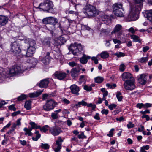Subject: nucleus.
<instances>
[{
    "label": "nucleus",
    "instance_id": "1",
    "mask_svg": "<svg viewBox=\"0 0 152 152\" xmlns=\"http://www.w3.org/2000/svg\"><path fill=\"white\" fill-rule=\"evenodd\" d=\"M122 80L125 82L124 84V88L126 90H132L135 88L134 79L131 74L124 72L122 75Z\"/></svg>",
    "mask_w": 152,
    "mask_h": 152
},
{
    "label": "nucleus",
    "instance_id": "2",
    "mask_svg": "<svg viewBox=\"0 0 152 152\" xmlns=\"http://www.w3.org/2000/svg\"><path fill=\"white\" fill-rule=\"evenodd\" d=\"M135 3L131 7L128 18L131 20H135L137 19V13L140 11L142 7V4L143 0H133Z\"/></svg>",
    "mask_w": 152,
    "mask_h": 152
},
{
    "label": "nucleus",
    "instance_id": "3",
    "mask_svg": "<svg viewBox=\"0 0 152 152\" xmlns=\"http://www.w3.org/2000/svg\"><path fill=\"white\" fill-rule=\"evenodd\" d=\"M83 12L88 17H95L99 14V11L96 7L90 4H88L85 6Z\"/></svg>",
    "mask_w": 152,
    "mask_h": 152
},
{
    "label": "nucleus",
    "instance_id": "4",
    "mask_svg": "<svg viewBox=\"0 0 152 152\" xmlns=\"http://www.w3.org/2000/svg\"><path fill=\"white\" fill-rule=\"evenodd\" d=\"M53 7V2L49 0L45 1L43 3H41L39 6L40 9L44 11L51 13L54 12Z\"/></svg>",
    "mask_w": 152,
    "mask_h": 152
},
{
    "label": "nucleus",
    "instance_id": "5",
    "mask_svg": "<svg viewBox=\"0 0 152 152\" xmlns=\"http://www.w3.org/2000/svg\"><path fill=\"white\" fill-rule=\"evenodd\" d=\"M113 12L116 16L120 17H124V10L122 8V4L115 3L113 6Z\"/></svg>",
    "mask_w": 152,
    "mask_h": 152
},
{
    "label": "nucleus",
    "instance_id": "6",
    "mask_svg": "<svg viewBox=\"0 0 152 152\" xmlns=\"http://www.w3.org/2000/svg\"><path fill=\"white\" fill-rule=\"evenodd\" d=\"M68 49L74 55H78L82 51L83 47L81 44L75 43L74 44H71Z\"/></svg>",
    "mask_w": 152,
    "mask_h": 152
},
{
    "label": "nucleus",
    "instance_id": "7",
    "mask_svg": "<svg viewBox=\"0 0 152 152\" xmlns=\"http://www.w3.org/2000/svg\"><path fill=\"white\" fill-rule=\"evenodd\" d=\"M57 104V103L52 99L47 100L43 106V109L45 111H49L53 109Z\"/></svg>",
    "mask_w": 152,
    "mask_h": 152
},
{
    "label": "nucleus",
    "instance_id": "8",
    "mask_svg": "<svg viewBox=\"0 0 152 152\" xmlns=\"http://www.w3.org/2000/svg\"><path fill=\"white\" fill-rule=\"evenodd\" d=\"M42 22L45 24L52 25V29L53 30L55 29V25L58 23V20L55 18L50 17L43 19L42 20Z\"/></svg>",
    "mask_w": 152,
    "mask_h": 152
},
{
    "label": "nucleus",
    "instance_id": "9",
    "mask_svg": "<svg viewBox=\"0 0 152 152\" xmlns=\"http://www.w3.org/2000/svg\"><path fill=\"white\" fill-rule=\"evenodd\" d=\"M11 48L10 51L15 54H19L21 52H23V50L21 51L20 48L18 44L16 42H14L12 43Z\"/></svg>",
    "mask_w": 152,
    "mask_h": 152
},
{
    "label": "nucleus",
    "instance_id": "10",
    "mask_svg": "<svg viewBox=\"0 0 152 152\" xmlns=\"http://www.w3.org/2000/svg\"><path fill=\"white\" fill-rule=\"evenodd\" d=\"M36 48H28V50H23L21 52L22 55L23 56H26L29 57L32 56L34 53Z\"/></svg>",
    "mask_w": 152,
    "mask_h": 152
},
{
    "label": "nucleus",
    "instance_id": "11",
    "mask_svg": "<svg viewBox=\"0 0 152 152\" xmlns=\"http://www.w3.org/2000/svg\"><path fill=\"white\" fill-rule=\"evenodd\" d=\"M49 130L50 133L54 136L59 135L62 132L60 128L56 126L50 128Z\"/></svg>",
    "mask_w": 152,
    "mask_h": 152
},
{
    "label": "nucleus",
    "instance_id": "12",
    "mask_svg": "<svg viewBox=\"0 0 152 152\" xmlns=\"http://www.w3.org/2000/svg\"><path fill=\"white\" fill-rule=\"evenodd\" d=\"M21 68L18 66H14L9 71V74L12 76L17 74L18 73H20L21 71Z\"/></svg>",
    "mask_w": 152,
    "mask_h": 152
},
{
    "label": "nucleus",
    "instance_id": "13",
    "mask_svg": "<svg viewBox=\"0 0 152 152\" xmlns=\"http://www.w3.org/2000/svg\"><path fill=\"white\" fill-rule=\"evenodd\" d=\"M54 75L57 79L60 80H63L66 77V74L65 73L61 71H57L55 72Z\"/></svg>",
    "mask_w": 152,
    "mask_h": 152
},
{
    "label": "nucleus",
    "instance_id": "14",
    "mask_svg": "<svg viewBox=\"0 0 152 152\" xmlns=\"http://www.w3.org/2000/svg\"><path fill=\"white\" fill-rule=\"evenodd\" d=\"M70 88L72 93L75 94L77 96L79 95V88L76 85H73L70 87Z\"/></svg>",
    "mask_w": 152,
    "mask_h": 152
},
{
    "label": "nucleus",
    "instance_id": "15",
    "mask_svg": "<svg viewBox=\"0 0 152 152\" xmlns=\"http://www.w3.org/2000/svg\"><path fill=\"white\" fill-rule=\"evenodd\" d=\"M49 83V81L48 79H44L41 81L39 86L41 88H46L48 86Z\"/></svg>",
    "mask_w": 152,
    "mask_h": 152
},
{
    "label": "nucleus",
    "instance_id": "16",
    "mask_svg": "<svg viewBox=\"0 0 152 152\" xmlns=\"http://www.w3.org/2000/svg\"><path fill=\"white\" fill-rule=\"evenodd\" d=\"M146 76V75L145 74L141 75L140 77L138 79L139 83L142 85L145 84L146 83L147 80Z\"/></svg>",
    "mask_w": 152,
    "mask_h": 152
},
{
    "label": "nucleus",
    "instance_id": "17",
    "mask_svg": "<svg viewBox=\"0 0 152 152\" xmlns=\"http://www.w3.org/2000/svg\"><path fill=\"white\" fill-rule=\"evenodd\" d=\"M144 16L151 22H152V10H146Z\"/></svg>",
    "mask_w": 152,
    "mask_h": 152
},
{
    "label": "nucleus",
    "instance_id": "18",
    "mask_svg": "<svg viewBox=\"0 0 152 152\" xmlns=\"http://www.w3.org/2000/svg\"><path fill=\"white\" fill-rule=\"evenodd\" d=\"M52 39L50 37H47L45 38L42 41V43L45 45L47 46L48 47L50 46Z\"/></svg>",
    "mask_w": 152,
    "mask_h": 152
},
{
    "label": "nucleus",
    "instance_id": "19",
    "mask_svg": "<svg viewBox=\"0 0 152 152\" xmlns=\"http://www.w3.org/2000/svg\"><path fill=\"white\" fill-rule=\"evenodd\" d=\"M25 42L29 44V48H35L36 45L35 41L31 39H28L26 40Z\"/></svg>",
    "mask_w": 152,
    "mask_h": 152
},
{
    "label": "nucleus",
    "instance_id": "20",
    "mask_svg": "<svg viewBox=\"0 0 152 152\" xmlns=\"http://www.w3.org/2000/svg\"><path fill=\"white\" fill-rule=\"evenodd\" d=\"M8 19L4 16L0 15V24L2 26L5 25L7 22Z\"/></svg>",
    "mask_w": 152,
    "mask_h": 152
},
{
    "label": "nucleus",
    "instance_id": "21",
    "mask_svg": "<svg viewBox=\"0 0 152 152\" xmlns=\"http://www.w3.org/2000/svg\"><path fill=\"white\" fill-rule=\"evenodd\" d=\"M80 71L77 70L76 68H73L71 70L70 73L72 77L74 79L78 75Z\"/></svg>",
    "mask_w": 152,
    "mask_h": 152
},
{
    "label": "nucleus",
    "instance_id": "22",
    "mask_svg": "<svg viewBox=\"0 0 152 152\" xmlns=\"http://www.w3.org/2000/svg\"><path fill=\"white\" fill-rule=\"evenodd\" d=\"M43 91V90H39L37 91L36 92L31 93L29 94V97L31 98L38 97L41 94Z\"/></svg>",
    "mask_w": 152,
    "mask_h": 152
},
{
    "label": "nucleus",
    "instance_id": "23",
    "mask_svg": "<svg viewBox=\"0 0 152 152\" xmlns=\"http://www.w3.org/2000/svg\"><path fill=\"white\" fill-rule=\"evenodd\" d=\"M122 28L120 24L116 25L113 31L111 32V34H115L120 31Z\"/></svg>",
    "mask_w": 152,
    "mask_h": 152
},
{
    "label": "nucleus",
    "instance_id": "24",
    "mask_svg": "<svg viewBox=\"0 0 152 152\" xmlns=\"http://www.w3.org/2000/svg\"><path fill=\"white\" fill-rule=\"evenodd\" d=\"M41 61L45 65L48 64L49 63L50 57L48 56H45L43 58Z\"/></svg>",
    "mask_w": 152,
    "mask_h": 152
},
{
    "label": "nucleus",
    "instance_id": "25",
    "mask_svg": "<svg viewBox=\"0 0 152 152\" xmlns=\"http://www.w3.org/2000/svg\"><path fill=\"white\" fill-rule=\"evenodd\" d=\"M86 55L85 54H83V56L80 59V63L83 64H86L87 63L88 60L86 58Z\"/></svg>",
    "mask_w": 152,
    "mask_h": 152
},
{
    "label": "nucleus",
    "instance_id": "26",
    "mask_svg": "<svg viewBox=\"0 0 152 152\" xmlns=\"http://www.w3.org/2000/svg\"><path fill=\"white\" fill-rule=\"evenodd\" d=\"M100 56L101 58L105 59L107 58L109 56V54L107 51H104L101 53Z\"/></svg>",
    "mask_w": 152,
    "mask_h": 152
},
{
    "label": "nucleus",
    "instance_id": "27",
    "mask_svg": "<svg viewBox=\"0 0 152 152\" xmlns=\"http://www.w3.org/2000/svg\"><path fill=\"white\" fill-rule=\"evenodd\" d=\"M31 102L30 101H27L25 102L24 107L26 109L29 110L31 108Z\"/></svg>",
    "mask_w": 152,
    "mask_h": 152
},
{
    "label": "nucleus",
    "instance_id": "28",
    "mask_svg": "<svg viewBox=\"0 0 152 152\" xmlns=\"http://www.w3.org/2000/svg\"><path fill=\"white\" fill-rule=\"evenodd\" d=\"M35 134L36 135L35 137H33L32 139L33 140L37 141L40 137L41 135L39 133V131H36L35 132Z\"/></svg>",
    "mask_w": 152,
    "mask_h": 152
},
{
    "label": "nucleus",
    "instance_id": "29",
    "mask_svg": "<svg viewBox=\"0 0 152 152\" xmlns=\"http://www.w3.org/2000/svg\"><path fill=\"white\" fill-rule=\"evenodd\" d=\"M100 31L102 34L106 35H107L110 32V30L108 29L102 28Z\"/></svg>",
    "mask_w": 152,
    "mask_h": 152
},
{
    "label": "nucleus",
    "instance_id": "30",
    "mask_svg": "<svg viewBox=\"0 0 152 152\" xmlns=\"http://www.w3.org/2000/svg\"><path fill=\"white\" fill-rule=\"evenodd\" d=\"M131 38L132 39L134 42H140V40L139 39V37L135 35H132L131 36Z\"/></svg>",
    "mask_w": 152,
    "mask_h": 152
},
{
    "label": "nucleus",
    "instance_id": "31",
    "mask_svg": "<svg viewBox=\"0 0 152 152\" xmlns=\"http://www.w3.org/2000/svg\"><path fill=\"white\" fill-rule=\"evenodd\" d=\"M29 124L31 126L32 128L33 129H37L40 128V126H38L37 124L35 123L34 122H31Z\"/></svg>",
    "mask_w": 152,
    "mask_h": 152
},
{
    "label": "nucleus",
    "instance_id": "32",
    "mask_svg": "<svg viewBox=\"0 0 152 152\" xmlns=\"http://www.w3.org/2000/svg\"><path fill=\"white\" fill-rule=\"evenodd\" d=\"M148 59V57H142L139 59L138 61L141 63H145L147 61Z\"/></svg>",
    "mask_w": 152,
    "mask_h": 152
},
{
    "label": "nucleus",
    "instance_id": "33",
    "mask_svg": "<svg viewBox=\"0 0 152 152\" xmlns=\"http://www.w3.org/2000/svg\"><path fill=\"white\" fill-rule=\"evenodd\" d=\"M103 80V77H98L95 78V82L98 83H100Z\"/></svg>",
    "mask_w": 152,
    "mask_h": 152
},
{
    "label": "nucleus",
    "instance_id": "34",
    "mask_svg": "<svg viewBox=\"0 0 152 152\" xmlns=\"http://www.w3.org/2000/svg\"><path fill=\"white\" fill-rule=\"evenodd\" d=\"M115 56H117L118 58L124 57L125 56V54L121 52H117L114 54Z\"/></svg>",
    "mask_w": 152,
    "mask_h": 152
},
{
    "label": "nucleus",
    "instance_id": "35",
    "mask_svg": "<svg viewBox=\"0 0 152 152\" xmlns=\"http://www.w3.org/2000/svg\"><path fill=\"white\" fill-rule=\"evenodd\" d=\"M49 127V126L48 125H46L45 126H43L42 127H40V128H39V129L42 132H45L48 130V128Z\"/></svg>",
    "mask_w": 152,
    "mask_h": 152
},
{
    "label": "nucleus",
    "instance_id": "36",
    "mask_svg": "<svg viewBox=\"0 0 152 152\" xmlns=\"http://www.w3.org/2000/svg\"><path fill=\"white\" fill-rule=\"evenodd\" d=\"M40 147L42 149H48L49 148L50 146L47 143H42Z\"/></svg>",
    "mask_w": 152,
    "mask_h": 152
},
{
    "label": "nucleus",
    "instance_id": "37",
    "mask_svg": "<svg viewBox=\"0 0 152 152\" xmlns=\"http://www.w3.org/2000/svg\"><path fill=\"white\" fill-rule=\"evenodd\" d=\"M23 130L26 132L25 133V135H28V136H31L33 135V133L31 132H29V131L28 130V128L25 127L24 128Z\"/></svg>",
    "mask_w": 152,
    "mask_h": 152
},
{
    "label": "nucleus",
    "instance_id": "38",
    "mask_svg": "<svg viewBox=\"0 0 152 152\" xmlns=\"http://www.w3.org/2000/svg\"><path fill=\"white\" fill-rule=\"evenodd\" d=\"M116 97L119 101H121L122 99V96H121V93L119 91H118L116 94Z\"/></svg>",
    "mask_w": 152,
    "mask_h": 152
},
{
    "label": "nucleus",
    "instance_id": "39",
    "mask_svg": "<svg viewBox=\"0 0 152 152\" xmlns=\"http://www.w3.org/2000/svg\"><path fill=\"white\" fill-rule=\"evenodd\" d=\"M8 77L7 76L4 75V73L3 72V75H1L0 76V83L4 81L5 79Z\"/></svg>",
    "mask_w": 152,
    "mask_h": 152
},
{
    "label": "nucleus",
    "instance_id": "40",
    "mask_svg": "<svg viewBox=\"0 0 152 152\" xmlns=\"http://www.w3.org/2000/svg\"><path fill=\"white\" fill-rule=\"evenodd\" d=\"M58 39L59 40V41H60L61 43V44H63L64 42H66V39L62 36H60L58 38Z\"/></svg>",
    "mask_w": 152,
    "mask_h": 152
},
{
    "label": "nucleus",
    "instance_id": "41",
    "mask_svg": "<svg viewBox=\"0 0 152 152\" xmlns=\"http://www.w3.org/2000/svg\"><path fill=\"white\" fill-rule=\"evenodd\" d=\"M26 97V95L22 94L18 97V100L19 101H22L25 99Z\"/></svg>",
    "mask_w": 152,
    "mask_h": 152
},
{
    "label": "nucleus",
    "instance_id": "42",
    "mask_svg": "<svg viewBox=\"0 0 152 152\" xmlns=\"http://www.w3.org/2000/svg\"><path fill=\"white\" fill-rule=\"evenodd\" d=\"M85 76L84 75H81L80 76L79 82L80 84L85 81Z\"/></svg>",
    "mask_w": 152,
    "mask_h": 152
},
{
    "label": "nucleus",
    "instance_id": "43",
    "mask_svg": "<svg viewBox=\"0 0 152 152\" xmlns=\"http://www.w3.org/2000/svg\"><path fill=\"white\" fill-rule=\"evenodd\" d=\"M84 89L88 91H91L92 90V87L88 85H85L83 87Z\"/></svg>",
    "mask_w": 152,
    "mask_h": 152
},
{
    "label": "nucleus",
    "instance_id": "44",
    "mask_svg": "<svg viewBox=\"0 0 152 152\" xmlns=\"http://www.w3.org/2000/svg\"><path fill=\"white\" fill-rule=\"evenodd\" d=\"M125 66L123 63L121 64L120 66L119 70L121 72H123L125 69Z\"/></svg>",
    "mask_w": 152,
    "mask_h": 152
},
{
    "label": "nucleus",
    "instance_id": "45",
    "mask_svg": "<svg viewBox=\"0 0 152 152\" xmlns=\"http://www.w3.org/2000/svg\"><path fill=\"white\" fill-rule=\"evenodd\" d=\"M127 126L128 129H130L134 127V125L133 124L132 122H129L128 124H127Z\"/></svg>",
    "mask_w": 152,
    "mask_h": 152
},
{
    "label": "nucleus",
    "instance_id": "46",
    "mask_svg": "<svg viewBox=\"0 0 152 152\" xmlns=\"http://www.w3.org/2000/svg\"><path fill=\"white\" fill-rule=\"evenodd\" d=\"M114 130V129L113 128L112 129L109 131V133L107 134V136L111 137L113 136V132Z\"/></svg>",
    "mask_w": 152,
    "mask_h": 152
},
{
    "label": "nucleus",
    "instance_id": "47",
    "mask_svg": "<svg viewBox=\"0 0 152 152\" xmlns=\"http://www.w3.org/2000/svg\"><path fill=\"white\" fill-rule=\"evenodd\" d=\"M116 107V105L114 104H112L108 106L109 108L111 110H112L114 108Z\"/></svg>",
    "mask_w": 152,
    "mask_h": 152
},
{
    "label": "nucleus",
    "instance_id": "48",
    "mask_svg": "<svg viewBox=\"0 0 152 152\" xmlns=\"http://www.w3.org/2000/svg\"><path fill=\"white\" fill-rule=\"evenodd\" d=\"M54 45L58 46L62 45L61 43L59 40L58 39L57 40H55L54 43Z\"/></svg>",
    "mask_w": 152,
    "mask_h": 152
},
{
    "label": "nucleus",
    "instance_id": "49",
    "mask_svg": "<svg viewBox=\"0 0 152 152\" xmlns=\"http://www.w3.org/2000/svg\"><path fill=\"white\" fill-rule=\"evenodd\" d=\"M51 116L53 119H56L58 118L57 115V114L55 113H52L51 115Z\"/></svg>",
    "mask_w": 152,
    "mask_h": 152
},
{
    "label": "nucleus",
    "instance_id": "50",
    "mask_svg": "<svg viewBox=\"0 0 152 152\" xmlns=\"http://www.w3.org/2000/svg\"><path fill=\"white\" fill-rule=\"evenodd\" d=\"M9 108L10 110H12L14 111H15L16 108L15 107L14 104H12L9 107Z\"/></svg>",
    "mask_w": 152,
    "mask_h": 152
},
{
    "label": "nucleus",
    "instance_id": "51",
    "mask_svg": "<svg viewBox=\"0 0 152 152\" xmlns=\"http://www.w3.org/2000/svg\"><path fill=\"white\" fill-rule=\"evenodd\" d=\"M69 65L72 67L76 66L77 64L74 61L70 62L68 63Z\"/></svg>",
    "mask_w": 152,
    "mask_h": 152
},
{
    "label": "nucleus",
    "instance_id": "52",
    "mask_svg": "<svg viewBox=\"0 0 152 152\" xmlns=\"http://www.w3.org/2000/svg\"><path fill=\"white\" fill-rule=\"evenodd\" d=\"M136 107H137L141 109L142 107H145L144 106V104L142 103H138L136 105Z\"/></svg>",
    "mask_w": 152,
    "mask_h": 152
},
{
    "label": "nucleus",
    "instance_id": "53",
    "mask_svg": "<svg viewBox=\"0 0 152 152\" xmlns=\"http://www.w3.org/2000/svg\"><path fill=\"white\" fill-rule=\"evenodd\" d=\"M91 59L94 61V63L95 64H96L98 63V60L96 57H93L91 58Z\"/></svg>",
    "mask_w": 152,
    "mask_h": 152
},
{
    "label": "nucleus",
    "instance_id": "54",
    "mask_svg": "<svg viewBox=\"0 0 152 152\" xmlns=\"http://www.w3.org/2000/svg\"><path fill=\"white\" fill-rule=\"evenodd\" d=\"M101 113L102 114H104L105 115H107L108 113V110L107 109H103L101 111Z\"/></svg>",
    "mask_w": 152,
    "mask_h": 152
},
{
    "label": "nucleus",
    "instance_id": "55",
    "mask_svg": "<svg viewBox=\"0 0 152 152\" xmlns=\"http://www.w3.org/2000/svg\"><path fill=\"white\" fill-rule=\"evenodd\" d=\"M94 118L95 119L97 120H99L100 119L99 114L98 113H96L95 115L94 116Z\"/></svg>",
    "mask_w": 152,
    "mask_h": 152
},
{
    "label": "nucleus",
    "instance_id": "56",
    "mask_svg": "<svg viewBox=\"0 0 152 152\" xmlns=\"http://www.w3.org/2000/svg\"><path fill=\"white\" fill-rule=\"evenodd\" d=\"M21 120V118H19L16 121V125L17 126H20L21 124V123L20 122V121Z\"/></svg>",
    "mask_w": 152,
    "mask_h": 152
},
{
    "label": "nucleus",
    "instance_id": "57",
    "mask_svg": "<svg viewBox=\"0 0 152 152\" xmlns=\"http://www.w3.org/2000/svg\"><path fill=\"white\" fill-rule=\"evenodd\" d=\"M113 41L115 44L118 43L120 44L121 43V41L117 39H113Z\"/></svg>",
    "mask_w": 152,
    "mask_h": 152
},
{
    "label": "nucleus",
    "instance_id": "58",
    "mask_svg": "<svg viewBox=\"0 0 152 152\" xmlns=\"http://www.w3.org/2000/svg\"><path fill=\"white\" fill-rule=\"evenodd\" d=\"M149 49V48L148 46H146L145 47H144L143 48L142 50L143 52H145L147 50H148Z\"/></svg>",
    "mask_w": 152,
    "mask_h": 152
},
{
    "label": "nucleus",
    "instance_id": "59",
    "mask_svg": "<svg viewBox=\"0 0 152 152\" xmlns=\"http://www.w3.org/2000/svg\"><path fill=\"white\" fill-rule=\"evenodd\" d=\"M116 120L117 121H118L119 122L124 121V119L123 117H121L119 118H116Z\"/></svg>",
    "mask_w": 152,
    "mask_h": 152
},
{
    "label": "nucleus",
    "instance_id": "60",
    "mask_svg": "<svg viewBox=\"0 0 152 152\" xmlns=\"http://www.w3.org/2000/svg\"><path fill=\"white\" fill-rule=\"evenodd\" d=\"M140 112L142 114L144 115L147 113H150V111L149 110H147L144 111H141Z\"/></svg>",
    "mask_w": 152,
    "mask_h": 152
},
{
    "label": "nucleus",
    "instance_id": "61",
    "mask_svg": "<svg viewBox=\"0 0 152 152\" xmlns=\"http://www.w3.org/2000/svg\"><path fill=\"white\" fill-rule=\"evenodd\" d=\"M129 31L131 32L132 34H134L135 33V31L134 30V29L133 28L131 27L129 29Z\"/></svg>",
    "mask_w": 152,
    "mask_h": 152
},
{
    "label": "nucleus",
    "instance_id": "62",
    "mask_svg": "<svg viewBox=\"0 0 152 152\" xmlns=\"http://www.w3.org/2000/svg\"><path fill=\"white\" fill-rule=\"evenodd\" d=\"M17 125L15 123H14L11 126L12 131H14Z\"/></svg>",
    "mask_w": 152,
    "mask_h": 152
},
{
    "label": "nucleus",
    "instance_id": "63",
    "mask_svg": "<svg viewBox=\"0 0 152 152\" xmlns=\"http://www.w3.org/2000/svg\"><path fill=\"white\" fill-rule=\"evenodd\" d=\"M21 144L23 145H26V142L25 140H19Z\"/></svg>",
    "mask_w": 152,
    "mask_h": 152
},
{
    "label": "nucleus",
    "instance_id": "64",
    "mask_svg": "<svg viewBox=\"0 0 152 152\" xmlns=\"http://www.w3.org/2000/svg\"><path fill=\"white\" fill-rule=\"evenodd\" d=\"M62 113L63 114H66V113L69 114L70 112L67 110L65 109L63 110Z\"/></svg>",
    "mask_w": 152,
    "mask_h": 152
}]
</instances>
